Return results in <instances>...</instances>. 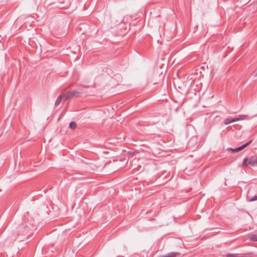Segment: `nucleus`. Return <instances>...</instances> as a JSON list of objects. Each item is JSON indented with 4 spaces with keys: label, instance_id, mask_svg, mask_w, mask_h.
<instances>
[{
    "label": "nucleus",
    "instance_id": "1",
    "mask_svg": "<svg viewBox=\"0 0 257 257\" xmlns=\"http://www.w3.org/2000/svg\"><path fill=\"white\" fill-rule=\"evenodd\" d=\"M257 165V156H251L245 158L243 161L242 165L248 167L249 165L254 166Z\"/></svg>",
    "mask_w": 257,
    "mask_h": 257
},
{
    "label": "nucleus",
    "instance_id": "5",
    "mask_svg": "<svg viewBox=\"0 0 257 257\" xmlns=\"http://www.w3.org/2000/svg\"><path fill=\"white\" fill-rule=\"evenodd\" d=\"M62 97H65V94H62L57 98L55 103V105H58L62 101Z\"/></svg>",
    "mask_w": 257,
    "mask_h": 257
},
{
    "label": "nucleus",
    "instance_id": "7",
    "mask_svg": "<svg viewBox=\"0 0 257 257\" xmlns=\"http://www.w3.org/2000/svg\"><path fill=\"white\" fill-rule=\"evenodd\" d=\"M233 122H235L234 118H232L231 119H229V118H226L224 121V123L226 125L228 124Z\"/></svg>",
    "mask_w": 257,
    "mask_h": 257
},
{
    "label": "nucleus",
    "instance_id": "3",
    "mask_svg": "<svg viewBox=\"0 0 257 257\" xmlns=\"http://www.w3.org/2000/svg\"><path fill=\"white\" fill-rule=\"evenodd\" d=\"M79 92L76 90L69 92L67 94V97H66L65 99H67L69 98L77 95Z\"/></svg>",
    "mask_w": 257,
    "mask_h": 257
},
{
    "label": "nucleus",
    "instance_id": "12",
    "mask_svg": "<svg viewBox=\"0 0 257 257\" xmlns=\"http://www.w3.org/2000/svg\"><path fill=\"white\" fill-rule=\"evenodd\" d=\"M254 76H257V70L256 72H254Z\"/></svg>",
    "mask_w": 257,
    "mask_h": 257
},
{
    "label": "nucleus",
    "instance_id": "11",
    "mask_svg": "<svg viewBox=\"0 0 257 257\" xmlns=\"http://www.w3.org/2000/svg\"><path fill=\"white\" fill-rule=\"evenodd\" d=\"M67 97V95H65V97H62V100H66V99H65L66 97Z\"/></svg>",
    "mask_w": 257,
    "mask_h": 257
},
{
    "label": "nucleus",
    "instance_id": "6",
    "mask_svg": "<svg viewBox=\"0 0 257 257\" xmlns=\"http://www.w3.org/2000/svg\"><path fill=\"white\" fill-rule=\"evenodd\" d=\"M248 119V118H247V115H242V116H240L239 117H236V118H234V121H239V120H244V119Z\"/></svg>",
    "mask_w": 257,
    "mask_h": 257
},
{
    "label": "nucleus",
    "instance_id": "10",
    "mask_svg": "<svg viewBox=\"0 0 257 257\" xmlns=\"http://www.w3.org/2000/svg\"><path fill=\"white\" fill-rule=\"evenodd\" d=\"M257 200V195L253 197L252 198L250 199V201H253Z\"/></svg>",
    "mask_w": 257,
    "mask_h": 257
},
{
    "label": "nucleus",
    "instance_id": "4",
    "mask_svg": "<svg viewBox=\"0 0 257 257\" xmlns=\"http://www.w3.org/2000/svg\"><path fill=\"white\" fill-rule=\"evenodd\" d=\"M248 238L251 241H257V233L249 234Z\"/></svg>",
    "mask_w": 257,
    "mask_h": 257
},
{
    "label": "nucleus",
    "instance_id": "2",
    "mask_svg": "<svg viewBox=\"0 0 257 257\" xmlns=\"http://www.w3.org/2000/svg\"><path fill=\"white\" fill-rule=\"evenodd\" d=\"M251 142V141H249L248 142L246 143V144L242 145L241 146L239 147H238L237 148H235V149H231L230 148V149L231 150V151L232 152H238L239 151H241V150L243 149L244 148H245L246 147H247V146H248Z\"/></svg>",
    "mask_w": 257,
    "mask_h": 257
},
{
    "label": "nucleus",
    "instance_id": "9",
    "mask_svg": "<svg viewBox=\"0 0 257 257\" xmlns=\"http://www.w3.org/2000/svg\"><path fill=\"white\" fill-rule=\"evenodd\" d=\"M227 257H240L238 254H228L227 255Z\"/></svg>",
    "mask_w": 257,
    "mask_h": 257
},
{
    "label": "nucleus",
    "instance_id": "8",
    "mask_svg": "<svg viewBox=\"0 0 257 257\" xmlns=\"http://www.w3.org/2000/svg\"><path fill=\"white\" fill-rule=\"evenodd\" d=\"M69 127L72 130L76 127V124L74 121H72L69 124Z\"/></svg>",
    "mask_w": 257,
    "mask_h": 257
}]
</instances>
